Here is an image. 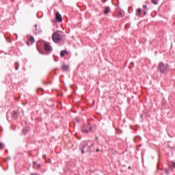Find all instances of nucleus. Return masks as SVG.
I'll use <instances>...</instances> for the list:
<instances>
[{"label":"nucleus","instance_id":"nucleus-27","mask_svg":"<svg viewBox=\"0 0 175 175\" xmlns=\"http://www.w3.org/2000/svg\"><path fill=\"white\" fill-rule=\"evenodd\" d=\"M143 8H144V9L146 10V9H147V5H143Z\"/></svg>","mask_w":175,"mask_h":175},{"label":"nucleus","instance_id":"nucleus-30","mask_svg":"<svg viewBox=\"0 0 175 175\" xmlns=\"http://www.w3.org/2000/svg\"><path fill=\"white\" fill-rule=\"evenodd\" d=\"M128 169H129V170H131V169H132V167H131V166H129Z\"/></svg>","mask_w":175,"mask_h":175},{"label":"nucleus","instance_id":"nucleus-10","mask_svg":"<svg viewBox=\"0 0 175 175\" xmlns=\"http://www.w3.org/2000/svg\"><path fill=\"white\" fill-rule=\"evenodd\" d=\"M36 27V32L37 33H42V29H40V27H38V25H35Z\"/></svg>","mask_w":175,"mask_h":175},{"label":"nucleus","instance_id":"nucleus-18","mask_svg":"<svg viewBox=\"0 0 175 175\" xmlns=\"http://www.w3.org/2000/svg\"><path fill=\"white\" fill-rule=\"evenodd\" d=\"M37 49H38V51L40 53V54H44V53H43V51H42L40 50V48L39 47V42L37 43Z\"/></svg>","mask_w":175,"mask_h":175},{"label":"nucleus","instance_id":"nucleus-1","mask_svg":"<svg viewBox=\"0 0 175 175\" xmlns=\"http://www.w3.org/2000/svg\"><path fill=\"white\" fill-rule=\"evenodd\" d=\"M157 70L161 75H166L169 72V64H165L163 62H160L157 66Z\"/></svg>","mask_w":175,"mask_h":175},{"label":"nucleus","instance_id":"nucleus-21","mask_svg":"<svg viewBox=\"0 0 175 175\" xmlns=\"http://www.w3.org/2000/svg\"><path fill=\"white\" fill-rule=\"evenodd\" d=\"M152 3H153L154 5H158V1L157 0H152Z\"/></svg>","mask_w":175,"mask_h":175},{"label":"nucleus","instance_id":"nucleus-33","mask_svg":"<svg viewBox=\"0 0 175 175\" xmlns=\"http://www.w3.org/2000/svg\"><path fill=\"white\" fill-rule=\"evenodd\" d=\"M131 65H134V63H133V62H131Z\"/></svg>","mask_w":175,"mask_h":175},{"label":"nucleus","instance_id":"nucleus-32","mask_svg":"<svg viewBox=\"0 0 175 175\" xmlns=\"http://www.w3.org/2000/svg\"><path fill=\"white\" fill-rule=\"evenodd\" d=\"M96 152H99V149H97V150H96Z\"/></svg>","mask_w":175,"mask_h":175},{"label":"nucleus","instance_id":"nucleus-17","mask_svg":"<svg viewBox=\"0 0 175 175\" xmlns=\"http://www.w3.org/2000/svg\"><path fill=\"white\" fill-rule=\"evenodd\" d=\"M170 167H171V169H175V162H171V163L170 164Z\"/></svg>","mask_w":175,"mask_h":175},{"label":"nucleus","instance_id":"nucleus-6","mask_svg":"<svg viewBox=\"0 0 175 175\" xmlns=\"http://www.w3.org/2000/svg\"><path fill=\"white\" fill-rule=\"evenodd\" d=\"M56 21L58 23H61V21H62V16L61 14H59V12L56 13Z\"/></svg>","mask_w":175,"mask_h":175},{"label":"nucleus","instance_id":"nucleus-14","mask_svg":"<svg viewBox=\"0 0 175 175\" xmlns=\"http://www.w3.org/2000/svg\"><path fill=\"white\" fill-rule=\"evenodd\" d=\"M58 35H60V36H59V38L61 39H62V38H64L65 36V34L64 33V32L62 31H57Z\"/></svg>","mask_w":175,"mask_h":175},{"label":"nucleus","instance_id":"nucleus-35","mask_svg":"<svg viewBox=\"0 0 175 175\" xmlns=\"http://www.w3.org/2000/svg\"><path fill=\"white\" fill-rule=\"evenodd\" d=\"M16 64L17 65H18V62H16Z\"/></svg>","mask_w":175,"mask_h":175},{"label":"nucleus","instance_id":"nucleus-2","mask_svg":"<svg viewBox=\"0 0 175 175\" xmlns=\"http://www.w3.org/2000/svg\"><path fill=\"white\" fill-rule=\"evenodd\" d=\"M61 34H58V31L53 33L52 39L55 43H59L61 42V38H59Z\"/></svg>","mask_w":175,"mask_h":175},{"label":"nucleus","instance_id":"nucleus-5","mask_svg":"<svg viewBox=\"0 0 175 175\" xmlns=\"http://www.w3.org/2000/svg\"><path fill=\"white\" fill-rule=\"evenodd\" d=\"M44 49L46 53H50L51 51V46H50V44L49 42H45L44 44Z\"/></svg>","mask_w":175,"mask_h":175},{"label":"nucleus","instance_id":"nucleus-16","mask_svg":"<svg viewBox=\"0 0 175 175\" xmlns=\"http://www.w3.org/2000/svg\"><path fill=\"white\" fill-rule=\"evenodd\" d=\"M91 147H94V144H92V146L88 147V149L85 150V152H91Z\"/></svg>","mask_w":175,"mask_h":175},{"label":"nucleus","instance_id":"nucleus-7","mask_svg":"<svg viewBox=\"0 0 175 175\" xmlns=\"http://www.w3.org/2000/svg\"><path fill=\"white\" fill-rule=\"evenodd\" d=\"M69 65H66L65 64H63L62 66V70L63 72H66L67 70H69Z\"/></svg>","mask_w":175,"mask_h":175},{"label":"nucleus","instance_id":"nucleus-9","mask_svg":"<svg viewBox=\"0 0 175 175\" xmlns=\"http://www.w3.org/2000/svg\"><path fill=\"white\" fill-rule=\"evenodd\" d=\"M95 131H96V126H95V125L90 126V127H89L90 132H95Z\"/></svg>","mask_w":175,"mask_h":175},{"label":"nucleus","instance_id":"nucleus-38","mask_svg":"<svg viewBox=\"0 0 175 175\" xmlns=\"http://www.w3.org/2000/svg\"><path fill=\"white\" fill-rule=\"evenodd\" d=\"M5 152H8V150H6Z\"/></svg>","mask_w":175,"mask_h":175},{"label":"nucleus","instance_id":"nucleus-15","mask_svg":"<svg viewBox=\"0 0 175 175\" xmlns=\"http://www.w3.org/2000/svg\"><path fill=\"white\" fill-rule=\"evenodd\" d=\"M29 41H30L31 43H35V38H33V36H30L29 38Z\"/></svg>","mask_w":175,"mask_h":175},{"label":"nucleus","instance_id":"nucleus-12","mask_svg":"<svg viewBox=\"0 0 175 175\" xmlns=\"http://www.w3.org/2000/svg\"><path fill=\"white\" fill-rule=\"evenodd\" d=\"M109 13H110V7H105L104 10V14H109Z\"/></svg>","mask_w":175,"mask_h":175},{"label":"nucleus","instance_id":"nucleus-22","mask_svg":"<svg viewBox=\"0 0 175 175\" xmlns=\"http://www.w3.org/2000/svg\"><path fill=\"white\" fill-rule=\"evenodd\" d=\"M0 150H3V144L0 142Z\"/></svg>","mask_w":175,"mask_h":175},{"label":"nucleus","instance_id":"nucleus-25","mask_svg":"<svg viewBox=\"0 0 175 175\" xmlns=\"http://www.w3.org/2000/svg\"><path fill=\"white\" fill-rule=\"evenodd\" d=\"M165 173H166V174H169V171L167 169H165Z\"/></svg>","mask_w":175,"mask_h":175},{"label":"nucleus","instance_id":"nucleus-20","mask_svg":"<svg viewBox=\"0 0 175 175\" xmlns=\"http://www.w3.org/2000/svg\"><path fill=\"white\" fill-rule=\"evenodd\" d=\"M60 57H65V51H61Z\"/></svg>","mask_w":175,"mask_h":175},{"label":"nucleus","instance_id":"nucleus-8","mask_svg":"<svg viewBox=\"0 0 175 175\" xmlns=\"http://www.w3.org/2000/svg\"><path fill=\"white\" fill-rule=\"evenodd\" d=\"M81 131L83 133H88L90 132L88 129H87V126H85V124L83 125V126H82Z\"/></svg>","mask_w":175,"mask_h":175},{"label":"nucleus","instance_id":"nucleus-36","mask_svg":"<svg viewBox=\"0 0 175 175\" xmlns=\"http://www.w3.org/2000/svg\"><path fill=\"white\" fill-rule=\"evenodd\" d=\"M88 125H90V123H88Z\"/></svg>","mask_w":175,"mask_h":175},{"label":"nucleus","instance_id":"nucleus-26","mask_svg":"<svg viewBox=\"0 0 175 175\" xmlns=\"http://www.w3.org/2000/svg\"><path fill=\"white\" fill-rule=\"evenodd\" d=\"M143 13H144V16H146L147 14V12L146 10H144Z\"/></svg>","mask_w":175,"mask_h":175},{"label":"nucleus","instance_id":"nucleus-31","mask_svg":"<svg viewBox=\"0 0 175 175\" xmlns=\"http://www.w3.org/2000/svg\"><path fill=\"white\" fill-rule=\"evenodd\" d=\"M64 54H68V51H64Z\"/></svg>","mask_w":175,"mask_h":175},{"label":"nucleus","instance_id":"nucleus-24","mask_svg":"<svg viewBox=\"0 0 175 175\" xmlns=\"http://www.w3.org/2000/svg\"><path fill=\"white\" fill-rule=\"evenodd\" d=\"M40 167H42V165H40V164H38L37 169H40Z\"/></svg>","mask_w":175,"mask_h":175},{"label":"nucleus","instance_id":"nucleus-11","mask_svg":"<svg viewBox=\"0 0 175 175\" xmlns=\"http://www.w3.org/2000/svg\"><path fill=\"white\" fill-rule=\"evenodd\" d=\"M29 132V127H25L23 129L22 133L23 135H25L26 133H28Z\"/></svg>","mask_w":175,"mask_h":175},{"label":"nucleus","instance_id":"nucleus-3","mask_svg":"<svg viewBox=\"0 0 175 175\" xmlns=\"http://www.w3.org/2000/svg\"><path fill=\"white\" fill-rule=\"evenodd\" d=\"M88 147V142H87L86 141H84L83 142H82L80 145V150L81 151L82 154H84V148Z\"/></svg>","mask_w":175,"mask_h":175},{"label":"nucleus","instance_id":"nucleus-23","mask_svg":"<svg viewBox=\"0 0 175 175\" xmlns=\"http://www.w3.org/2000/svg\"><path fill=\"white\" fill-rule=\"evenodd\" d=\"M33 166H36V165H38V162L33 161Z\"/></svg>","mask_w":175,"mask_h":175},{"label":"nucleus","instance_id":"nucleus-4","mask_svg":"<svg viewBox=\"0 0 175 175\" xmlns=\"http://www.w3.org/2000/svg\"><path fill=\"white\" fill-rule=\"evenodd\" d=\"M19 116H20V111H18V110L13 111L12 113H11V117L12 118H14V120H17Z\"/></svg>","mask_w":175,"mask_h":175},{"label":"nucleus","instance_id":"nucleus-34","mask_svg":"<svg viewBox=\"0 0 175 175\" xmlns=\"http://www.w3.org/2000/svg\"><path fill=\"white\" fill-rule=\"evenodd\" d=\"M96 140H98V137H96Z\"/></svg>","mask_w":175,"mask_h":175},{"label":"nucleus","instance_id":"nucleus-13","mask_svg":"<svg viewBox=\"0 0 175 175\" xmlns=\"http://www.w3.org/2000/svg\"><path fill=\"white\" fill-rule=\"evenodd\" d=\"M136 16H139V17H142V8L137 9Z\"/></svg>","mask_w":175,"mask_h":175},{"label":"nucleus","instance_id":"nucleus-19","mask_svg":"<svg viewBox=\"0 0 175 175\" xmlns=\"http://www.w3.org/2000/svg\"><path fill=\"white\" fill-rule=\"evenodd\" d=\"M120 17H124V15H122V12L121 11L118 12V18H120Z\"/></svg>","mask_w":175,"mask_h":175},{"label":"nucleus","instance_id":"nucleus-29","mask_svg":"<svg viewBox=\"0 0 175 175\" xmlns=\"http://www.w3.org/2000/svg\"><path fill=\"white\" fill-rule=\"evenodd\" d=\"M15 70H18V66H16V67L15 68Z\"/></svg>","mask_w":175,"mask_h":175},{"label":"nucleus","instance_id":"nucleus-28","mask_svg":"<svg viewBox=\"0 0 175 175\" xmlns=\"http://www.w3.org/2000/svg\"><path fill=\"white\" fill-rule=\"evenodd\" d=\"M29 40H28L27 42H26V44H27V46H29Z\"/></svg>","mask_w":175,"mask_h":175},{"label":"nucleus","instance_id":"nucleus-37","mask_svg":"<svg viewBox=\"0 0 175 175\" xmlns=\"http://www.w3.org/2000/svg\"><path fill=\"white\" fill-rule=\"evenodd\" d=\"M8 159H10V157H8Z\"/></svg>","mask_w":175,"mask_h":175}]
</instances>
